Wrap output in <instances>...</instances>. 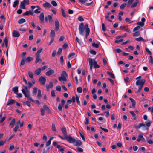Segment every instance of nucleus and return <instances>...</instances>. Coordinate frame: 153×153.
Returning <instances> with one entry per match:
<instances>
[{
	"instance_id": "b1692460",
	"label": "nucleus",
	"mask_w": 153,
	"mask_h": 153,
	"mask_svg": "<svg viewBox=\"0 0 153 153\" xmlns=\"http://www.w3.org/2000/svg\"><path fill=\"white\" fill-rule=\"evenodd\" d=\"M43 50V48L40 47L39 48V49L38 50L37 53H36V56H40V53Z\"/></svg>"
},
{
	"instance_id": "f8f14e48",
	"label": "nucleus",
	"mask_w": 153,
	"mask_h": 153,
	"mask_svg": "<svg viewBox=\"0 0 153 153\" xmlns=\"http://www.w3.org/2000/svg\"><path fill=\"white\" fill-rule=\"evenodd\" d=\"M61 130L64 136L66 137L68 136L66 128L65 127H63L61 129Z\"/></svg>"
},
{
	"instance_id": "ddd939ff",
	"label": "nucleus",
	"mask_w": 153,
	"mask_h": 153,
	"mask_svg": "<svg viewBox=\"0 0 153 153\" xmlns=\"http://www.w3.org/2000/svg\"><path fill=\"white\" fill-rule=\"evenodd\" d=\"M54 73V70L53 69H51L46 72V74L47 76H49L53 74Z\"/></svg>"
},
{
	"instance_id": "39448f33",
	"label": "nucleus",
	"mask_w": 153,
	"mask_h": 153,
	"mask_svg": "<svg viewBox=\"0 0 153 153\" xmlns=\"http://www.w3.org/2000/svg\"><path fill=\"white\" fill-rule=\"evenodd\" d=\"M141 127H143V129L144 130L147 129L145 124L143 123H140L137 126L135 127L136 129H140Z\"/></svg>"
},
{
	"instance_id": "6e6552de",
	"label": "nucleus",
	"mask_w": 153,
	"mask_h": 153,
	"mask_svg": "<svg viewBox=\"0 0 153 153\" xmlns=\"http://www.w3.org/2000/svg\"><path fill=\"white\" fill-rule=\"evenodd\" d=\"M46 79L43 76H41L39 79V81L40 83L41 84L44 85L46 82Z\"/></svg>"
},
{
	"instance_id": "1a4fd4ad",
	"label": "nucleus",
	"mask_w": 153,
	"mask_h": 153,
	"mask_svg": "<svg viewBox=\"0 0 153 153\" xmlns=\"http://www.w3.org/2000/svg\"><path fill=\"white\" fill-rule=\"evenodd\" d=\"M39 22L41 24L43 23L44 20V16L43 12H42L39 16Z\"/></svg>"
},
{
	"instance_id": "72a5a7b5",
	"label": "nucleus",
	"mask_w": 153,
	"mask_h": 153,
	"mask_svg": "<svg viewBox=\"0 0 153 153\" xmlns=\"http://www.w3.org/2000/svg\"><path fill=\"white\" fill-rule=\"evenodd\" d=\"M107 74L110 75L111 78H115V76L114 74L112 72L109 71H107Z\"/></svg>"
},
{
	"instance_id": "f704fd0d",
	"label": "nucleus",
	"mask_w": 153,
	"mask_h": 153,
	"mask_svg": "<svg viewBox=\"0 0 153 153\" xmlns=\"http://www.w3.org/2000/svg\"><path fill=\"white\" fill-rule=\"evenodd\" d=\"M19 1L18 0H16L13 3V7L14 8H15L16 6L18 5Z\"/></svg>"
},
{
	"instance_id": "8fccbe9b",
	"label": "nucleus",
	"mask_w": 153,
	"mask_h": 153,
	"mask_svg": "<svg viewBox=\"0 0 153 153\" xmlns=\"http://www.w3.org/2000/svg\"><path fill=\"white\" fill-rule=\"evenodd\" d=\"M147 142L150 144H153V140L152 141V140L150 139H147Z\"/></svg>"
},
{
	"instance_id": "393cba45",
	"label": "nucleus",
	"mask_w": 153,
	"mask_h": 153,
	"mask_svg": "<svg viewBox=\"0 0 153 153\" xmlns=\"http://www.w3.org/2000/svg\"><path fill=\"white\" fill-rule=\"evenodd\" d=\"M41 71V68H39L36 69L34 72L37 75H39L40 74Z\"/></svg>"
},
{
	"instance_id": "4468645a",
	"label": "nucleus",
	"mask_w": 153,
	"mask_h": 153,
	"mask_svg": "<svg viewBox=\"0 0 153 153\" xmlns=\"http://www.w3.org/2000/svg\"><path fill=\"white\" fill-rule=\"evenodd\" d=\"M89 62L90 67V69L91 70L93 65V59L92 58H89Z\"/></svg>"
},
{
	"instance_id": "37998d69",
	"label": "nucleus",
	"mask_w": 153,
	"mask_h": 153,
	"mask_svg": "<svg viewBox=\"0 0 153 153\" xmlns=\"http://www.w3.org/2000/svg\"><path fill=\"white\" fill-rule=\"evenodd\" d=\"M126 5V4L125 3H123L120 6V8L121 9H123L124 8Z\"/></svg>"
},
{
	"instance_id": "bf43d9fd",
	"label": "nucleus",
	"mask_w": 153,
	"mask_h": 153,
	"mask_svg": "<svg viewBox=\"0 0 153 153\" xmlns=\"http://www.w3.org/2000/svg\"><path fill=\"white\" fill-rule=\"evenodd\" d=\"M45 111L44 109L43 108L41 109V114L42 116H44L45 114Z\"/></svg>"
},
{
	"instance_id": "0eeeda50",
	"label": "nucleus",
	"mask_w": 153,
	"mask_h": 153,
	"mask_svg": "<svg viewBox=\"0 0 153 153\" xmlns=\"http://www.w3.org/2000/svg\"><path fill=\"white\" fill-rule=\"evenodd\" d=\"M67 141L71 143H73L76 141V139L72 138L71 136H67L66 138Z\"/></svg>"
},
{
	"instance_id": "2eb2a0df",
	"label": "nucleus",
	"mask_w": 153,
	"mask_h": 153,
	"mask_svg": "<svg viewBox=\"0 0 153 153\" xmlns=\"http://www.w3.org/2000/svg\"><path fill=\"white\" fill-rule=\"evenodd\" d=\"M13 35L14 37H19L20 36V34L16 30H14L13 32Z\"/></svg>"
},
{
	"instance_id": "cd10ccee",
	"label": "nucleus",
	"mask_w": 153,
	"mask_h": 153,
	"mask_svg": "<svg viewBox=\"0 0 153 153\" xmlns=\"http://www.w3.org/2000/svg\"><path fill=\"white\" fill-rule=\"evenodd\" d=\"M36 7L37 9L35 10H34V12L36 13H38L40 12V8L39 6H36Z\"/></svg>"
},
{
	"instance_id": "603ef678",
	"label": "nucleus",
	"mask_w": 153,
	"mask_h": 153,
	"mask_svg": "<svg viewBox=\"0 0 153 153\" xmlns=\"http://www.w3.org/2000/svg\"><path fill=\"white\" fill-rule=\"evenodd\" d=\"M33 59V58L31 57H28L26 59V61L28 62H30L31 61H32Z\"/></svg>"
},
{
	"instance_id": "a211bd4d",
	"label": "nucleus",
	"mask_w": 153,
	"mask_h": 153,
	"mask_svg": "<svg viewBox=\"0 0 153 153\" xmlns=\"http://www.w3.org/2000/svg\"><path fill=\"white\" fill-rule=\"evenodd\" d=\"M53 84L52 82H50L49 85H46V87L47 90H49L50 88H52L53 87Z\"/></svg>"
},
{
	"instance_id": "e433bc0d",
	"label": "nucleus",
	"mask_w": 153,
	"mask_h": 153,
	"mask_svg": "<svg viewBox=\"0 0 153 153\" xmlns=\"http://www.w3.org/2000/svg\"><path fill=\"white\" fill-rule=\"evenodd\" d=\"M37 97L38 98H40L42 97L41 91L39 89L38 90V93Z\"/></svg>"
},
{
	"instance_id": "2f4dec72",
	"label": "nucleus",
	"mask_w": 153,
	"mask_h": 153,
	"mask_svg": "<svg viewBox=\"0 0 153 153\" xmlns=\"http://www.w3.org/2000/svg\"><path fill=\"white\" fill-rule=\"evenodd\" d=\"M36 59L35 61V63L36 64L38 62H39L42 61V59H41L40 56H36Z\"/></svg>"
},
{
	"instance_id": "49530a36",
	"label": "nucleus",
	"mask_w": 153,
	"mask_h": 153,
	"mask_svg": "<svg viewBox=\"0 0 153 153\" xmlns=\"http://www.w3.org/2000/svg\"><path fill=\"white\" fill-rule=\"evenodd\" d=\"M28 74L29 76L31 79H33V74L32 72L28 71Z\"/></svg>"
},
{
	"instance_id": "338daca9",
	"label": "nucleus",
	"mask_w": 153,
	"mask_h": 153,
	"mask_svg": "<svg viewBox=\"0 0 153 153\" xmlns=\"http://www.w3.org/2000/svg\"><path fill=\"white\" fill-rule=\"evenodd\" d=\"M56 90L60 91L61 90V88L60 86L58 85L56 87Z\"/></svg>"
},
{
	"instance_id": "774afa93",
	"label": "nucleus",
	"mask_w": 153,
	"mask_h": 153,
	"mask_svg": "<svg viewBox=\"0 0 153 153\" xmlns=\"http://www.w3.org/2000/svg\"><path fill=\"white\" fill-rule=\"evenodd\" d=\"M140 28V27L139 26L135 27L133 30V31L135 32L138 30Z\"/></svg>"
},
{
	"instance_id": "412c9836",
	"label": "nucleus",
	"mask_w": 153,
	"mask_h": 153,
	"mask_svg": "<svg viewBox=\"0 0 153 153\" xmlns=\"http://www.w3.org/2000/svg\"><path fill=\"white\" fill-rule=\"evenodd\" d=\"M55 35V31L54 30H52L50 33V36L51 38H54Z\"/></svg>"
},
{
	"instance_id": "5fc2aeb1",
	"label": "nucleus",
	"mask_w": 153,
	"mask_h": 153,
	"mask_svg": "<svg viewBox=\"0 0 153 153\" xmlns=\"http://www.w3.org/2000/svg\"><path fill=\"white\" fill-rule=\"evenodd\" d=\"M140 34V32L139 31H137L135 33H134L133 35V36H138Z\"/></svg>"
},
{
	"instance_id": "c85d7f7f",
	"label": "nucleus",
	"mask_w": 153,
	"mask_h": 153,
	"mask_svg": "<svg viewBox=\"0 0 153 153\" xmlns=\"http://www.w3.org/2000/svg\"><path fill=\"white\" fill-rule=\"evenodd\" d=\"M129 112L131 114L132 116L133 117L134 120H136V115L134 111H129Z\"/></svg>"
},
{
	"instance_id": "09e8293b",
	"label": "nucleus",
	"mask_w": 153,
	"mask_h": 153,
	"mask_svg": "<svg viewBox=\"0 0 153 153\" xmlns=\"http://www.w3.org/2000/svg\"><path fill=\"white\" fill-rule=\"evenodd\" d=\"M77 90L78 93H81L82 92V89L81 87H79L77 88Z\"/></svg>"
},
{
	"instance_id": "5701e85b",
	"label": "nucleus",
	"mask_w": 153,
	"mask_h": 153,
	"mask_svg": "<svg viewBox=\"0 0 153 153\" xmlns=\"http://www.w3.org/2000/svg\"><path fill=\"white\" fill-rule=\"evenodd\" d=\"M13 91L14 93L17 94L18 91V88L17 86H15L12 88Z\"/></svg>"
},
{
	"instance_id": "7c9ffc66",
	"label": "nucleus",
	"mask_w": 153,
	"mask_h": 153,
	"mask_svg": "<svg viewBox=\"0 0 153 153\" xmlns=\"http://www.w3.org/2000/svg\"><path fill=\"white\" fill-rule=\"evenodd\" d=\"M30 14L32 15L33 14V12H32L31 11H26L23 14L24 15H28Z\"/></svg>"
},
{
	"instance_id": "a19ab883",
	"label": "nucleus",
	"mask_w": 153,
	"mask_h": 153,
	"mask_svg": "<svg viewBox=\"0 0 153 153\" xmlns=\"http://www.w3.org/2000/svg\"><path fill=\"white\" fill-rule=\"evenodd\" d=\"M76 100L77 102V104L80 106H81L80 102L79 101V96H77L76 97Z\"/></svg>"
},
{
	"instance_id": "9d476101",
	"label": "nucleus",
	"mask_w": 153,
	"mask_h": 153,
	"mask_svg": "<svg viewBox=\"0 0 153 153\" xmlns=\"http://www.w3.org/2000/svg\"><path fill=\"white\" fill-rule=\"evenodd\" d=\"M55 29L58 30L59 28L60 25L58 20L56 19L55 20Z\"/></svg>"
},
{
	"instance_id": "052dcab7",
	"label": "nucleus",
	"mask_w": 153,
	"mask_h": 153,
	"mask_svg": "<svg viewBox=\"0 0 153 153\" xmlns=\"http://www.w3.org/2000/svg\"><path fill=\"white\" fill-rule=\"evenodd\" d=\"M145 49H146V51L149 54L150 56H151L152 54V53H151V52L149 49L146 47L145 48Z\"/></svg>"
},
{
	"instance_id": "a18cd8bd",
	"label": "nucleus",
	"mask_w": 153,
	"mask_h": 153,
	"mask_svg": "<svg viewBox=\"0 0 153 153\" xmlns=\"http://www.w3.org/2000/svg\"><path fill=\"white\" fill-rule=\"evenodd\" d=\"M25 63V60L24 59H22L21 60V62L20 64V66H23Z\"/></svg>"
},
{
	"instance_id": "3c124183",
	"label": "nucleus",
	"mask_w": 153,
	"mask_h": 153,
	"mask_svg": "<svg viewBox=\"0 0 153 153\" xmlns=\"http://www.w3.org/2000/svg\"><path fill=\"white\" fill-rule=\"evenodd\" d=\"M92 46L95 47L96 48H98L99 47V45L97 43H96L95 42H93L92 44Z\"/></svg>"
},
{
	"instance_id": "6e6d98bb",
	"label": "nucleus",
	"mask_w": 153,
	"mask_h": 153,
	"mask_svg": "<svg viewBox=\"0 0 153 153\" xmlns=\"http://www.w3.org/2000/svg\"><path fill=\"white\" fill-rule=\"evenodd\" d=\"M78 19L80 21H83L84 20L82 17L81 16H78Z\"/></svg>"
},
{
	"instance_id": "c756f323",
	"label": "nucleus",
	"mask_w": 153,
	"mask_h": 153,
	"mask_svg": "<svg viewBox=\"0 0 153 153\" xmlns=\"http://www.w3.org/2000/svg\"><path fill=\"white\" fill-rule=\"evenodd\" d=\"M138 137L142 141H145V140L143 137V134H139L138 136Z\"/></svg>"
},
{
	"instance_id": "864d4df0",
	"label": "nucleus",
	"mask_w": 153,
	"mask_h": 153,
	"mask_svg": "<svg viewBox=\"0 0 153 153\" xmlns=\"http://www.w3.org/2000/svg\"><path fill=\"white\" fill-rule=\"evenodd\" d=\"M50 22H52L53 21L52 16L50 15H48L47 16Z\"/></svg>"
},
{
	"instance_id": "69168bd1",
	"label": "nucleus",
	"mask_w": 153,
	"mask_h": 153,
	"mask_svg": "<svg viewBox=\"0 0 153 153\" xmlns=\"http://www.w3.org/2000/svg\"><path fill=\"white\" fill-rule=\"evenodd\" d=\"M17 95L16 97L18 98H20L22 97V94L21 93H18L17 94H16Z\"/></svg>"
},
{
	"instance_id": "7ed1b4c3",
	"label": "nucleus",
	"mask_w": 153,
	"mask_h": 153,
	"mask_svg": "<svg viewBox=\"0 0 153 153\" xmlns=\"http://www.w3.org/2000/svg\"><path fill=\"white\" fill-rule=\"evenodd\" d=\"M22 91L25 97H27L29 100L33 102H34V100L30 96V91H25L24 90H22Z\"/></svg>"
},
{
	"instance_id": "c9c22d12",
	"label": "nucleus",
	"mask_w": 153,
	"mask_h": 153,
	"mask_svg": "<svg viewBox=\"0 0 153 153\" xmlns=\"http://www.w3.org/2000/svg\"><path fill=\"white\" fill-rule=\"evenodd\" d=\"M51 6L50 4L48 2H46L44 3L43 4V6L45 7H48L49 8Z\"/></svg>"
},
{
	"instance_id": "bb28decb",
	"label": "nucleus",
	"mask_w": 153,
	"mask_h": 153,
	"mask_svg": "<svg viewBox=\"0 0 153 153\" xmlns=\"http://www.w3.org/2000/svg\"><path fill=\"white\" fill-rule=\"evenodd\" d=\"M139 2V0H136V1L134 2L131 6V8H133L136 7Z\"/></svg>"
},
{
	"instance_id": "9b49d317",
	"label": "nucleus",
	"mask_w": 153,
	"mask_h": 153,
	"mask_svg": "<svg viewBox=\"0 0 153 153\" xmlns=\"http://www.w3.org/2000/svg\"><path fill=\"white\" fill-rule=\"evenodd\" d=\"M145 21V19L144 18H143L141 19V21L138 22L137 24L140 25L141 26H144V22Z\"/></svg>"
},
{
	"instance_id": "aec40b11",
	"label": "nucleus",
	"mask_w": 153,
	"mask_h": 153,
	"mask_svg": "<svg viewBox=\"0 0 153 153\" xmlns=\"http://www.w3.org/2000/svg\"><path fill=\"white\" fill-rule=\"evenodd\" d=\"M53 138L54 137H51L50 138L49 140L46 142V145L47 146H49L50 145V144L51 143V141L52 140Z\"/></svg>"
},
{
	"instance_id": "a878e982",
	"label": "nucleus",
	"mask_w": 153,
	"mask_h": 153,
	"mask_svg": "<svg viewBox=\"0 0 153 153\" xmlns=\"http://www.w3.org/2000/svg\"><path fill=\"white\" fill-rule=\"evenodd\" d=\"M129 99L130 100V101L132 102V106L134 108L135 106L136 105V102L132 98H129Z\"/></svg>"
},
{
	"instance_id": "f03ea898",
	"label": "nucleus",
	"mask_w": 153,
	"mask_h": 153,
	"mask_svg": "<svg viewBox=\"0 0 153 153\" xmlns=\"http://www.w3.org/2000/svg\"><path fill=\"white\" fill-rule=\"evenodd\" d=\"M141 78V76H139L136 78V79L137 80L136 83V85L139 86L138 90L135 92L136 93H139L140 92L145 82V80L144 79H142L140 80H138L139 79H140Z\"/></svg>"
},
{
	"instance_id": "79ce46f5",
	"label": "nucleus",
	"mask_w": 153,
	"mask_h": 153,
	"mask_svg": "<svg viewBox=\"0 0 153 153\" xmlns=\"http://www.w3.org/2000/svg\"><path fill=\"white\" fill-rule=\"evenodd\" d=\"M62 14L63 17L66 18L67 17V15L65 12L63 8H62L61 10Z\"/></svg>"
},
{
	"instance_id": "f3484780",
	"label": "nucleus",
	"mask_w": 153,
	"mask_h": 153,
	"mask_svg": "<svg viewBox=\"0 0 153 153\" xmlns=\"http://www.w3.org/2000/svg\"><path fill=\"white\" fill-rule=\"evenodd\" d=\"M15 102V100L13 99H10L8 100L7 104V105H12Z\"/></svg>"
},
{
	"instance_id": "dca6fc26",
	"label": "nucleus",
	"mask_w": 153,
	"mask_h": 153,
	"mask_svg": "<svg viewBox=\"0 0 153 153\" xmlns=\"http://www.w3.org/2000/svg\"><path fill=\"white\" fill-rule=\"evenodd\" d=\"M75 144L74 145L75 146H81L82 144V142L81 140H76L75 141Z\"/></svg>"
},
{
	"instance_id": "58836bf2",
	"label": "nucleus",
	"mask_w": 153,
	"mask_h": 153,
	"mask_svg": "<svg viewBox=\"0 0 153 153\" xmlns=\"http://www.w3.org/2000/svg\"><path fill=\"white\" fill-rule=\"evenodd\" d=\"M93 65L94 67L95 68H99L100 67L99 65L97 64V62L96 61H94L93 62Z\"/></svg>"
},
{
	"instance_id": "473e14b6",
	"label": "nucleus",
	"mask_w": 153,
	"mask_h": 153,
	"mask_svg": "<svg viewBox=\"0 0 153 153\" xmlns=\"http://www.w3.org/2000/svg\"><path fill=\"white\" fill-rule=\"evenodd\" d=\"M52 130L54 132H56V129L55 124L53 123L52 124Z\"/></svg>"
},
{
	"instance_id": "6ab92c4d",
	"label": "nucleus",
	"mask_w": 153,
	"mask_h": 153,
	"mask_svg": "<svg viewBox=\"0 0 153 153\" xmlns=\"http://www.w3.org/2000/svg\"><path fill=\"white\" fill-rule=\"evenodd\" d=\"M15 122H16V120H15V118L13 119L11 121V122L10 123V125H9V126H11V128H12L13 127V126L15 123Z\"/></svg>"
},
{
	"instance_id": "0e129e2a",
	"label": "nucleus",
	"mask_w": 153,
	"mask_h": 153,
	"mask_svg": "<svg viewBox=\"0 0 153 153\" xmlns=\"http://www.w3.org/2000/svg\"><path fill=\"white\" fill-rule=\"evenodd\" d=\"M102 28L103 31H105L106 30V28L105 26L104 23H102Z\"/></svg>"
},
{
	"instance_id": "680f3d73",
	"label": "nucleus",
	"mask_w": 153,
	"mask_h": 153,
	"mask_svg": "<svg viewBox=\"0 0 153 153\" xmlns=\"http://www.w3.org/2000/svg\"><path fill=\"white\" fill-rule=\"evenodd\" d=\"M79 134H80V136L81 137H82V139L84 141H85V138L84 137V135L81 132L79 131Z\"/></svg>"
},
{
	"instance_id": "ea45409f",
	"label": "nucleus",
	"mask_w": 153,
	"mask_h": 153,
	"mask_svg": "<svg viewBox=\"0 0 153 153\" xmlns=\"http://www.w3.org/2000/svg\"><path fill=\"white\" fill-rule=\"evenodd\" d=\"M25 3H24V2L22 1L21 2V4L20 5V7L22 9H25Z\"/></svg>"
},
{
	"instance_id": "4c0bfd02",
	"label": "nucleus",
	"mask_w": 153,
	"mask_h": 153,
	"mask_svg": "<svg viewBox=\"0 0 153 153\" xmlns=\"http://www.w3.org/2000/svg\"><path fill=\"white\" fill-rule=\"evenodd\" d=\"M37 88L36 87H34L33 91V93L34 95H36L37 92Z\"/></svg>"
},
{
	"instance_id": "e2e57ef3",
	"label": "nucleus",
	"mask_w": 153,
	"mask_h": 153,
	"mask_svg": "<svg viewBox=\"0 0 153 153\" xmlns=\"http://www.w3.org/2000/svg\"><path fill=\"white\" fill-rule=\"evenodd\" d=\"M90 52L93 55H95L97 53L94 50H90Z\"/></svg>"
},
{
	"instance_id": "4be33fe9",
	"label": "nucleus",
	"mask_w": 153,
	"mask_h": 153,
	"mask_svg": "<svg viewBox=\"0 0 153 153\" xmlns=\"http://www.w3.org/2000/svg\"><path fill=\"white\" fill-rule=\"evenodd\" d=\"M26 22L25 19L24 18H21L18 21V22L19 24H21L25 22Z\"/></svg>"
},
{
	"instance_id": "4d7b16f0",
	"label": "nucleus",
	"mask_w": 153,
	"mask_h": 153,
	"mask_svg": "<svg viewBox=\"0 0 153 153\" xmlns=\"http://www.w3.org/2000/svg\"><path fill=\"white\" fill-rule=\"evenodd\" d=\"M135 39L137 41H144V39L142 37H139L136 38Z\"/></svg>"
},
{
	"instance_id": "423d86ee",
	"label": "nucleus",
	"mask_w": 153,
	"mask_h": 153,
	"mask_svg": "<svg viewBox=\"0 0 153 153\" xmlns=\"http://www.w3.org/2000/svg\"><path fill=\"white\" fill-rule=\"evenodd\" d=\"M122 38V36H117L116 37L117 40H115V42L116 43H118L122 42L123 40V39Z\"/></svg>"
},
{
	"instance_id": "13d9d810",
	"label": "nucleus",
	"mask_w": 153,
	"mask_h": 153,
	"mask_svg": "<svg viewBox=\"0 0 153 153\" xmlns=\"http://www.w3.org/2000/svg\"><path fill=\"white\" fill-rule=\"evenodd\" d=\"M75 53L74 52L72 53L71 54L69 55L68 56V58L69 59L70 58L72 57V56L74 55H75Z\"/></svg>"
},
{
	"instance_id": "de8ad7c7",
	"label": "nucleus",
	"mask_w": 153,
	"mask_h": 153,
	"mask_svg": "<svg viewBox=\"0 0 153 153\" xmlns=\"http://www.w3.org/2000/svg\"><path fill=\"white\" fill-rule=\"evenodd\" d=\"M19 128V126L18 125H16L13 130V132H16L17 129Z\"/></svg>"
},
{
	"instance_id": "20e7f679",
	"label": "nucleus",
	"mask_w": 153,
	"mask_h": 153,
	"mask_svg": "<svg viewBox=\"0 0 153 153\" xmlns=\"http://www.w3.org/2000/svg\"><path fill=\"white\" fill-rule=\"evenodd\" d=\"M66 75H67L66 71H63L61 73V76L58 77L59 80L60 81H66L67 79Z\"/></svg>"
},
{
	"instance_id": "f257e3e1",
	"label": "nucleus",
	"mask_w": 153,
	"mask_h": 153,
	"mask_svg": "<svg viewBox=\"0 0 153 153\" xmlns=\"http://www.w3.org/2000/svg\"><path fill=\"white\" fill-rule=\"evenodd\" d=\"M85 30L86 32V34L85 37L87 39L88 36L89 35L90 30L88 27V25L87 24H85L84 25L83 23H80L79 27V34L81 35H83V33Z\"/></svg>"
},
{
	"instance_id": "c03bdc74",
	"label": "nucleus",
	"mask_w": 153,
	"mask_h": 153,
	"mask_svg": "<svg viewBox=\"0 0 153 153\" xmlns=\"http://www.w3.org/2000/svg\"><path fill=\"white\" fill-rule=\"evenodd\" d=\"M146 126L148 127H149L151 123V120H148V121L145 122Z\"/></svg>"
}]
</instances>
